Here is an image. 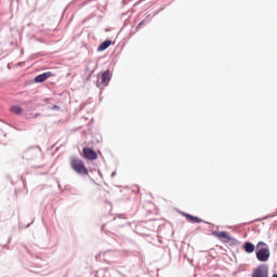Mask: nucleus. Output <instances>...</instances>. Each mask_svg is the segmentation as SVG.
<instances>
[{
	"instance_id": "obj_1",
	"label": "nucleus",
	"mask_w": 277,
	"mask_h": 277,
	"mask_svg": "<svg viewBox=\"0 0 277 277\" xmlns=\"http://www.w3.org/2000/svg\"><path fill=\"white\" fill-rule=\"evenodd\" d=\"M255 256L260 263H267L271 256L269 246L264 241H259L256 245Z\"/></svg>"
},
{
	"instance_id": "obj_2",
	"label": "nucleus",
	"mask_w": 277,
	"mask_h": 277,
	"mask_svg": "<svg viewBox=\"0 0 277 277\" xmlns=\"http://www.w3.org/2000/svg\"><path fill=\"white\" fill-rule=\"evenodd\" d=\"M70 167L77 174L88 175V168H85V162L79 158H70Z\"/></svg>"
},
{
	"instance_id": "obj_3",
	"label": "nucleus",
	"mask_w": 277,
	"mask_h": 277,
	"mask_svg": "<svg viewBox=\"0 0 277 277\" xmlns=\"http://www.w3.org/2000/svg\"><path fill=\"white\" fill-rule=\"evenodd\" d=\"M40 147H30L26 149L23 154L24 159H27V161H31L32 159H36L40 155Z\"/></svg>"
},
{
	"instance_id": "obj_4",
	"label": "nucleus",
	"mask_w": 277,
	"mask_h": 277,
	"mask_svg": "<svg viewBox=\"0 0 277 277\" xmlns=\"http://www.w3.org/2000/svg\"><path fill=\"white\" fill-rule=\"evenodd\" d=\"M252 277H269V267L265 264L259 265L253 271Z\"/></svg>"
},
{
	"instance_id": "obj_5",
	"label": "nucleus",
	"mask_w": 277,
	"mask_h": 277,
	"mask_svg": "<svg viewBox=\"0 0 277 277\" xmlns=\"http://www.w3.org/2000/svg\"><path fill=\"white\" fill-rule=\"evenodd\" d=\"M111 81V70L107 69L101 74L100 80H97V88L100 85H109V82Z\"/></svg>"
},
{
	"instance_id": "obj_6",
	"label": "nucleus",
	"mask_w": 277,
	"mask_h": 277,
	"mask_svg": "<svg viewBox=\"0 0 277 277\" xmlns=\"http://www.w3.org/2000/svg\"><path fill=\"white\" fill-rule=\"evenodd\" d=\"M82 153L84 159H88L89 161H96V159H98V154H96V150L90 147H83Z\"/></svg>"
},
{
	"instance_id": "obj_7",
	"label": "nucleus",
	"mask_w": 277,
	"mask_h": 277,
	"mask_svg": "<svg viewBox=\"0 0 277 277\" xmlns=\"http://www.w3.org/2000/svg\"><path fill=\"white\" fill-rule=\"evenodd\" d=\"M183 215L187 220V222H192V224H211V223H209V222H207V221H205V220H202L198 216H194L189 213L184 212Z\"/></svg>"
},
{
	"instance_id": "obj_8",
	"label": "nucleus",
	"mask_w": 277,
	"mask_h": 277,
	"mask_svg": "<svg viewBox=\"0 0 277 277\" xmlns=\"http://www.w3.org/2000/svg\"><path fill=\"white\" fill-rule=\"evenodd\" d=\"M212 235L214 237H217V239H220V241H222V243H228V239H230V236L228 235L227 232H212Z\"/></svg>"
},
{
	"instance_id": "obj_9",
	"label": "nucleus",
	"mask_w": 277,
	"mask_h": 277,
	"mask_svg": "<svg viewBox=\"0 0 277 277\" xmlns=\"http://www.w3.org/2000/svg\"><path fill=\"white\" fill-rule=\"evenodd\" d=\"M52 76H53V72L51 71H47L41 75H38L35 78V83H44V81H47V79H49V77H52Z\"/></svg>"
},
{
	"instance_id": "obj_10",
	"label": "nucleus",
	"mask_w": 277,
	"mask_h": 277,
	"mask_svg": "<svg viewBox=\"0 0 277 277\" xmlns=\"http://www.w3.org/2000/svg\"><path fill=\"white\" fill-rule=\"evenodd\" d=\"M243 250L245 252H247V254H252V252H254L256 250V246H254V243L250 242V241H246L243 243Z\"/></svg>"
},
{
	"instance_id": "obj_11",
	"label": "nucleus",
	"mask_w": 277,
	"mask_h": 277,
	"mask_svg": "<svg viewBox=\"0 0 277 277\" xmlns=\"http://www.w3.org/2000/svg\"><path fill=\"white\" fill-rule=\"evenodd\" d=\"M110 44H113L111 40H105L98 45L97 51L98 52L107 51Z\"/></svg>"
},
{
	"instance_id": "obj_12",
	"label": "nucleus",
	"mask_w": 277,
	"mask_h": 277,
	"mask_svg": "<svg viewBox=\"0 0 277 277\" xmlns=\"http://www.w3.org/2000/svg\"><path fill=\"white\" fill-rule=\"evenodd\" d=\"M97 276L111 277V275L109 274V269H107V268H100L97 271Z\"/></svg>"
},
{
	"instance_id": "obj_13",
	"label": "nucleus",
	"mask_w": 277,
	"mask_h": 277,
	"mask_svg": "<svg viewBox=\"0 0 277 277\" xmlns=\"http://www.w3.org/2000/svg\"><path fill=\"white\" fill-rule=\"evenodd\" d=\"M11 111L12 114H16V116H21V114H23V108L21 106H12Z\"/></svg>"
},
{
	"instance_id": "obj_14",
	"label": "nucleus",
	"mask_w": 277,
	"mask_h": 277,
	"mask_svg": "<svg viewBox=\"0 0 277 277\" xmlns=\"http://www.w3.org/2000/svg\"><path fill=\"white\" fill-rule=\"evenodd\" d=\"M227 243H230V246H239V240H237V238H235L233 236H229Z\"/></svg>"
},
{
	"instance_id": "obj_15",
	"label": "nucleus",
	"mask_w": 277,
	"mask_h": 277,
	"mask_svg": "<svg viewBox=\"0 0 277 277\" xmlns=\"http://www.w3.org/2000/svg\"><path fill=\"white\" fill-rule=\"evenodd\" d=\"M146 23H148V17H145V18L136 26V29L142 28L143 25H146Z\"/></svg>"
},
{
	"instance_id": "obj_16",
	"label": "nucleus",
	"mask_w": 277,
	"mask_h": 277,
	"mask_svg": "<svg viewBox=\"0 0 277 277\" xmlns=\"http://www.w3.org/2000/svg\"><path fill=\"white\" fill-rule=\"evenodd\" d=\"M94 1H96V0H85V1L81 2V5L82 6L83 5H90L91 3H94Z\"/></svg>"
},
{
	"instance_id": "obj_17",
	"label": "nucleus",
	"mask_w": 277,
	"mask_h": 277,
	"mask_svg": "<svg viewBox=\"0 0 277 277\" xmlns=\"http://www.w3.org/2000/svg\"><path fill=\"white\" fill-rule=\"evenodd\" d=\"M51 109L54 111H60V106L54 104L51 106Z\"/></svg>"
},
{
	"instance_id": "obj_18",
	"label": "nucleus",
	"mask_w": 277,
	"mask_h": 277,
	"mask_svg": "<svg viewBox=\"0 0 277 277\" xmlns=\"http://www.w3.org/2000/svg\"><path fill=\"white\" fill-rule=\"evenodd\" d=\"M87 131H92V124H88V129H87Z\"/></svg>"
},
{
	"instance_id": "obj_19",
	"label": "nucleus",
	"mask_w": 277,
	"mask_h": 277,
	"mask_svg": "<svg viewBox=\"0 0 277 277\" xmlns=\"http://www.w3.org/2000/svg\"><path fill=\"white\" fill-rule=\"evenodd\" d=\"M129 1H131V0H123L122 1L123 5H127V3H129Z\"/></svg>"
},
{
	"instance_id": "obj_20",
	"label": "nucleus",
	"mask_w": 277,
	"mask_h": 277,
	"mask_svg": "<svg viewBox=\"0 0 277 277\" xmlns=\"http://www.w3.org/2000/svg\"><path fill=\"white\" fill-rule=\"evenodd\" d=\"M38 116H40V113L32 115V118H38Z\"/></svg>"
},
{
	"instance_id": "obj_21",
	"label": "nucleus",
	"mask_w": 277,
	"mask_h": 277,
	"mask_svg": "<svg viewBox=\"0 0 277 277\" xmlns=\"http://www.w3.org/2000/svg\"><path fill=\"white\" fill-rule=\"evenodd\" d=\"M163 9H160L158 11L155 12V14H159V12H161Z\"/></svg>"
},
{
	"instance_id": "obj_22",
	"label": "nucleus",
	"mask_w": 277,
	"mask_h": 277,
	"mask_svg": "<svg viewBox=\"0 0 277 277\" xmlns=\"http://www.w3.org/2000/svg\"><path fill=\"white\" fill-rule=\"evenodd\" d=\"M111 176H116V171H114V172L111 173Z\"/></svg>"
},
{
	"instance_id": "obj_23",
	"label": "nucleus",
	"mask_w": 277,
	"mask_h": 277,
	"mask_svg": "<svg viewBox=\"0 0 277 277\" xmlns=\"http://www.w3.org/2000/svg\"><path fill=\"white\" fill-rule=\"evenodd\" d=\"M121 16H122V17L127 16V13H122Z\"/></svg>"
},
{
	"instance_id": "obj_24",
	"label": "nucleus",
	"mask_w": 277,
	"mask_h": 277,
	"mask_svg": "<svg viewBox=\"0 0 277 277\" xmlns=\"http://www.w3.org/2000/svg\"><path fill=\"white\" fill-rule=\"evenodd\" d=\"M23 105H27V102H24Z\"/></svg>"
},
{
	"instance_id": "obj_25",
	"label": "nucleus",
	"mask_w": 277,
	"mask_h": 277,
	"mask_svg": "<svg viewBox=\"0 0 277 277\" xmlns=\"http://www.w3.org/2000/svg\"><path fill=\"white\" fill-rule=\"evenodd\" d=\"M4 137H8V134H3Z\"/></svg>"
},
{
	"instance_id": "obj_26",
	"label": "nucleus",
	"mask_w": 277,
	"mask_h": 277,
	"mask_svg": "<svg viewBox=\"0 0 277 277\" xmlns=\"http://www.w3.org/2000/svg\"><path fill=\"white\" fill-rule=\"evenodd\" d=\"M273 277H277V274H274Z\"/></svg>"
},
{
	"instance_id": "obj_27",
	"label": "nucleus",
	"mask_w": 277,
	"mask_h": 277,
	"mask_svg": "<svg viewBox=\"0 0 277 277\" xmlns=\"http://www.w3.org/2000/svg\"><path fill=\"white\" fill-rule=\"evenodd\" d=\"M98 5H101L100 3L96 4V6L98 8Z\"/></svg>"
}]
</instances>
